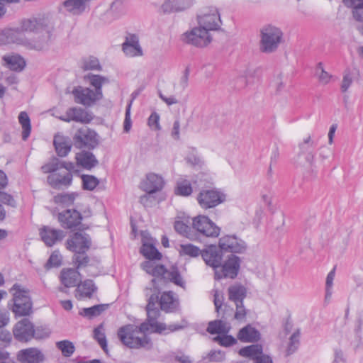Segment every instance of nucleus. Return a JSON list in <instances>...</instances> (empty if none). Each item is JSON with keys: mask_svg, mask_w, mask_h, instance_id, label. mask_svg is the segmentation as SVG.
<instances>
[{"mask_svg": "<svg viewBox=\"0 0 363 363\" xmlns=\"http://www.w3.org/2000/svg\"><path fill=\"white\" fill-rule=\"evenodd\" d=\"M10 291L13 293L12 312L16 316H27L32 313L33 303L29 296V291L18 284H15Z\"/></svg>", "mask_w": 363, "mask_h": 363, "instance_id": "20e7f679", "label": "nucleus"}, {"mask_svg": "<svg viewBox=\"0 0 363 363\" xmlns=\"http://www.w3.org/2000/svg\"><path fill=\"white\" fill-rule=\"evenodd\" d=\"M198 23L208 31L219 30L222 24L220 13L215 7L204 9L198 16Z\"/></svg>", "mask_w": 363, "mask_h": 363, "instance_id": "9d476101", "label": "nucleus"}, {"mask_svg": "<svg viewBox=\"0 0 363 363\" xmlns=\"http://www.w3.org/2000/svg\"><path fill=\"white\" fill-rule=\"evenodd\" d=\"M223 335H218L213 338L215 342H218L221 346L229 347L235 345L237 342L235 338H234L231 335H227L226 334H223Z\"/></svg>", "mask_w": 363, "mask_h": 363, "instance_id": "4d7b16f0", "label": "nucleus"}, {"mask_svg": "<svg viewBox=\"0 0 363 363\" xmlns=\"http://www.w3.org/2000/svg\"><path fill=\"white\" fill-rule=\"evenodd\" d=\"M240 265V258L231 255L223 264H221L220 267L216 269L215 279L219 280L224 278H235L238 274Z\"/></svg>", "mask_w": 363, "mask_h": 363, "instance_id": "ddd939ff", "label": "nucleus"}, {"mask_svg": "<svg viewBox=\"0 0 363 363\" xmlns=\"http://www.w3.org/2000/svg\"><path fill=\"white\" fill-rule=\"evenodd\" d=\"M56 347L66 357H71L75 351L74 344L69 340H62L56 342Z\"/></svg>", "mask_w": 363, "mask_h": 363, "instance_id": "a18cd8bd", "label": "nucleus"}, {"mask_svg": "<svg viewBox=\"0 0 363 363\" xmlns=\"http://www.w3.org/2000/svg\"><path fill=\"white\" fill-rule=\"evenodd\" d=\"M48 183L54 189H60L68 186L72 181V174L69 172H59L50 174L47 177Z\"/></svg>", "mask_w": 363, "mask_h": 363, "instance_id": "b1692460", "label": "nucleus"}, {"mask_svg": "<svg viewBox=\"0 0 363 363\" xmlns=\"http://www.w3.org/2000/svg\"><path fill=\"white\" fill-rule=\"evenodd\" d=\"M86 0H66L63 5L67 11L72 14L82 13L85 10V1Z\"/></svg>", "mask_w": 363, "mask_h": 363, "instance_id": "4c0bfd02", "label": "nucleus"}, {"mask_svg": "<svg viewBox=\"0 0 363 363\" xmlns=\"http://www.w3.org/2000/svg\"><path fill=\"white\" fill-rule=\"evenodd\" d=\"M230 330V325L222 320H216L213 321L209 322L207 327V332L210 334H227Z\"/></svg>", "mask_w": 363, "mask_h": 363, "instance_id": "c9c22d12", "label": "nucleus"}, {"mask_svg": "<svg viewBox=\"0 0 363 363\" xmlns=\"http://www.w3.org/2000/svg\"><path fill=\"white\" fill-rule=\"evenodd\" d=\"M158 96L167 106H172L179 103V101L176 98V96H166L161 91H158Z\"/></svg>", "mask_w": 363, "mask_h": 363, "instance_id": "338daca9", "label": "nucleus"}, {"mask_svg": "<svg viewBox=\"0 0 363 363\" xmlns=\"http://www.w3.org/2000/svg\"><path fill=\"white\" fill-rule=\"evenodd\" d=\"M299 330L294 332L290 337L289 343L286 350V355H291L296 351L299 345Z\"/></svg>", "mask_w": 363, "mask_h": 363, "instance_id": "603ef678", "label": "nucleus"}, {"mask_svg": "<svg viewBox=\"0 0 363 363\" xmlns=\"http://www.w3.org/2000/svg\"><path fill=\"white\" fill-rule=\"evenodd\" d=\"M60 119L65 122L73 121L82 123H88L93 119V117L84 109L73 107L69 108L64 116L60 117Z\"/></svg>", "mask_w": 363, "mask_h": 363, "instance_id": "aec40b11", "label": "nucleus"}, {"mask_svg": "<svg viewBox=\"0 0 363 363\" xmlns=\"http://www.w3.org/2000/svg\"><path fill=\"white\" fill-rule=\"evenodd\" d=\"M147 123L150 128L153 130H159L161 129V126L160 125V116L156 112H153L150 116Z\"/></svg>", "mask_w": 363, "mask_h": 363, "instance_id": "680f3d73", "label": "nucleus"}, {"mask_svg": "<svg viewBox=\"0 0 363 363\" xmlns=\"http://www.w3.org/2000/svg\"><path fill=\"white\" fill-rule=\"evenodd\" d=\"M352 74L350 73V71L349 69H347L345 72L342 82V85H341L342 91V92L347 91V89H349V87L350 86V85L352 84Z\"/></svg>", "mask_w": 363, "mask_h": 363, "instance_id": "69168bd1", "label": "nucleus"}, {"mask_svg": "<svg viewBox=\"0 0 363 363\" xmlns=\"http://www.w3.org/2000/svg\"><path fill=\"white\" fill-rule=\"evenodd\" d=\"M33 324L28 318H23L15 325L13 333L20 342H28L33 338Z\"/></svg>", "mask_w": 363, "mask_h": 363, "instance_id": "dca6fc26", "label": "nucleus"}, {"mask_svg": "<svg viewBox=\"0 0 363 363\" xmlns=\"http://www.w3.org/2000/svg\"><path fill=\"white\" fill-rule=\"evenodd\" d=\"M90 259L86 252H77L72 256V262L77 269L86 267Z\"/></svg>", "mask_w": 363, "mask_h": 363, "instance_id": "de8ad7c7", "label": "nucleus"}, {"mask_svg": "<svg viewBox=\"0 0 363 363\" xmlns=\"http://www.w3.org/2000/svg\"><path fill=\"white\" fill-rule=\"evenodd\" d=\"M228 299L234 303L242 302L247 296V289L240 284H235L228 289Z\"/></svg>", "mask_w": 363, "mask_h": 363, "instance_id": "473e14b6", "label": "nucleus"}, {"mask_svg": "<svg viewBox=\"0 0 363 363\" xmlns=\"http://www.w3.org/2000/svg\"><path fill=\"white\" fill-rule=\"evenodd\" d=\"M200 206L203 209L214 208L225 201V195L217 189L202 190L197 196Z\"/></svg>", "mask_w": 363, "mask_h": 363, "instance_id": "9b49d317", "label": "nucleus"}, {"mask_svg": "<svg viewBox=\"0 0 363 363\" xmlns=\"http://www.w3.org/2000/svg\"><path fill=\"white\" fill-rule=\"evenodd\" d=\"M77 194H59L54 197V201L56 203L62 204L65 206H69L74 203V201L77 196Z\"/></svg>", "mask_w": 363, "mask_h": 363, "instance_id": "09e8293b", "label": "nucleus"}, {"mask_svg": "<svg viewBox=\"0 0 363 363\" xmlns=\"http://www.w3.org/2000/svg\"><path fill=\"white\" fill-rule=\"evenodd\" d=\"M23 31L40 35L38 40L28 43L29 48L36 50H43L50 39L54 29V21L48 13H39L29 18H23L20 23Z\"/></svg>", "mask_w": 363, "mask_h": 363, "instance_id": "f257e3e1", "label": "nucleus"}, {"mask_svg": "<svg viewBox=\"0 0 363 363\" xmlns=\"http://www.w3.org/2000/svg\"><path fill=\"white\" fill-rule=\"evenodd\" d=\"M40 235L47 246L52 247L57 242L62 240L65 237V233L62 230L44 226L40 230Z\"/></svg>", "mask_w": 363, "mask_h": 363, "instance_id": "412c9836", "label": "nucleus"}, {"mask_svg": "<svg viewBox=\"0 0 363 363\" xmlns=\"http://www.w3.org/2000/svg\"><path fill=\"white\" fill-rule=\"evenodd\" d=\"M55 150L58 156L65 157L70 152L72 148V141L67 138L61 135H56L53 141Z\"/></svg>", "mask_w": 363, "mask_h": 363, "instance_id": "c756f323", "label": "nucleus"}, {"mask_svg": "<svg viewBox=\"0 0 363 363\" xmlns=\"http://www.w3.org/2000/svg\"><path fill=\"white\" fill-rule=\"evenodd\" d=\"M174 228L180 235L186 238H190V228L182 221H175Z\"/></svg>", "mask_w": 363, "mask_h": 363, "instance_id": "052dcab7", "label": "nucleus"}, {"mask_svg": "<svg viewBox=\"0 0 363 363\" xmlns=\"http://www.w3.org/2000/svg\"><path fill=\"white\" fill-rule=\"evenodd\" d=\"M82 68L84 70H101V66L97 58L89 57L84 60Z\"/></svg>", "mask_w": 363, "mask_h": 363, "instance_id": "6e6d98bb", "label": "nucleus"}, {"mask_svg": "<svg viewBox=\"0 0 363 363\" xmlns=\"http://www.w3.org/2000/svg\"><path fill=\"white\" fill-rule=\"evenodd\" d=\"M192 226L197 232L206 237L217 238L220 232V228L205 216L194 217Z\"/></svg>", "mask_w": 363, "mask_h": 363, "instance_id": "f8f14e48", "label": "nucleus"}, {"mask_svg": "<svg viewBox=\"0 0 363 363\" xmlns=\"http://www.w3.org/2000/svg\"><path fill=\"white\" fill-rule=\"evenodd\" d=\"M17 359L21 363H43L44 354L35 347L21 350L18 352Z\"/></svg>", "mask_w": 363, "mask_h": 363, "instance_id": "5701e85b", "label": "nucleus"}, {"mask_svg": "<svg viewBox=\"0 0 363 363\" xmlns=\"http://www.w3.org/2000/svg\"><path fill=\"white\" fill-rule=\"evenodd\" d=\"M60 169V160L57 158L52 159L49 162L41 167L43 173H57V171Z\"/></svg>", "mask_w": 363, "mask_h": 363, "instance_id": "3c124183", "label": "nucleus"}, {"mask_svg": "<svg viewBox=\"0 0 363 363\" xmlns=\"http://www.w3.org/2000/svg\"><path fill=\"white\" fill-rule=\"evenodd\" d=\"M235 312L234 315L235 319L238 320H244L246 318L248 311L245 308L243 301L235 303Z\"/></svg>", "mask_w": 363, "mask_h": 363, "instance_id": "13d9d810", "label": "nucleus"}, {"mask_svg": "<svg viewBox=\"0 0 363 363\" xmlns=\"http://www.w3.org/2000/svg\"><path fill=\"white\" fill-rule=\"evenodd\" d=\"M72 93L74 96L75 101L85 106H91L102 99L101 96H97L94 90L82 86L75 88Z\"/></svg>", "mask_w": 363, "mask_h": 363, "instance_id": "a211bd4d", "label": "nucleus"}, {"mask_svg": "<svg viewBox=\"0 0 363 363\" xmlns=\"http://www.w3.org/2000/svg\"><path fill=\"white\" fill-rule=\"evenodd\" d=\"M141 254L148 259H160L162 255L152 244L143 243L140 248Z\"/></svg>", "mask_w": 363, "mask_h": 363, "instance_id": "a19ab883", "label": "nucleus"}, {"mask_svg": "<svg viewBox=\"0 0 363 363\" xmlns=\"http://www.w3.org/2000/svg\"><path fill=\"white\" fill-rule=\"evenodd\" d=\"M18 121L22 126V139L26 140L30 135L31 130L30 120L26 112L22 111L18 116Z\"/></svg>", "mask_w": 363, "mask_h": 363, "instance_id": "37998d69", "label": "nucleus"}, {"mask_svg": "<svg viewBox=\"0 0 363 363\" xmlns=\"http://www.w3.org/2000/svg\"><path fill=\"white\" fill-rule=\"evenodd\" d=\"M179 252L181 256L197 257L201 253V250L196 246L188 243L180 245Z\"/></svg>", "mask_w": 363, "mask_h": 363, "instance_id": "c03bdc74", "label": "nucleus"}, {"mask_svg": "<svg viewBox=\"0 0 363 363\" xmlns=\"http://www.w3.org/2000/svg\"><path fill=\"white\" fill-rule=\"evenodd\" d=\"M237 337L242 342H255L260 339V333L249 324L239 330Z\"/></svg>", "mask_w": 363, "mask_h": 363, "instance_id": "c85d7f7f", "label": "nucleus"}, {"mask_svg": "<svg viewBox=\"0 0 363 363\" xmlns=\"http://www.w3.org/2000/svg\"><path fill=\"white\" fill-rule=\"evenodd\" d=\"M91 246V239L89 234L84 232L74 233L66 241L67 250L77 253L88 251Z\"/></svg>", "mask_w": 363, "mask_h": 363, "instance_id": "4468645a", "label": "nucleus"}, {"mask_svg": "<svg viewBox=\"0 0 363 363\" xmlns=\"http://www.w3.org/2000/svg\"><path fill=\"white\" fill-rule=\"evenodd\" d=\"M201 255L205 263L213 267L215 271L220 267L223 255L221 250H219L216 245H210L201 250Z\"/></svg>", "mask_w": 363, "mask_h": 363, "instance_id": "6ab92c4d", "label": "nucleus"}, {"mask_svg": "<svg viewBox=\"0 0 363 363\" xmlns=\"http://www.w3.org/2000/svg\"><path fill=\"white\" fill-rule=\"evenodd\" d=\"M61 262H62L61 255L58 252L55 251L54 252H52L51 254L50 258L48 259V260L46 263V267L48 268L57 267L61 264Z\"/></svg>", "mask_w": 363, "mask_h": 363, "instance_id": "bf43d9fd", "label": "nucleus"}, {"mask_svg": "<svg viewBox=\"0 0 363 363\" xmlns=\"http://www.w3.org/2000/svg\"><path fill=\"white\" fill-rule=\"evenodd\" d=\"M208 358L213 362H222L225 359V353L220 350L211 351L208 353Z\"/></svg>", "mask_w": 363, "mask_h": 363, "instance_id": "774afa93", "label": "nucleus"}, {"mask_svg": "<svg viewBox=\"0 0 363 363\" xmlns=\"http://www.w3.org/2000/svg\"><path fill=\"white\" fill-rule=\"evenodd\" d=\"M123 51L129 57L143 55V50L139 44L138 37L134 34H129L122 45Z\"/></svg>", "mask_w": 363, "mask_h": 363, "instance_id": "393cba45", "label": "nucleus"}, {"mask_svg": "<svg viewBox=\"0 0 363 363\" xmlns=\"http://www.w3.org/2000/svg\"><path fill=\"white\" fill-rule=\"evenodd\" d=\"M180 39L184 43L197 48H204L211 42L212 37L208 30L199 26L184 33Z\"/></svg>", "mask_w": 363, "mask_h": 363, "instance_id": "6e6552de", "label": "nucleus"}, {"mask_svg": "<svg viewBox=\"0 0 363 363\" xmlns=\"http://www.w3.org/2000/svg\"><path fill=\"white\" fill-rule=\"evenodd\" d=\"M76 160L77 164L86 169H91L99 164L95 155L92 152L86 150L77 153Z\"/></svg>", "mask_w": 363, "mask_h": 363, "instance_id": "7c9ffc66", "label": "nucleus"}, {"mask_svg": "<svg viewBox=\"0 0 363 363\" xmlns=\"http://www.w3.org/2000/svg\"><path fill=\"white\" fill-rule=\"evenodd\" d=\"M10 41L11 43H16L20 45H25L29 48L28 43L30 42H28L26 39L23 32L20 27V28H9Z\"/></svg>", "mask_w": 363, "mask_h": 363, "instance_id": "ea45409f", "label": "nucleus"}, {"mask_svg": "<svg viewBox=\"0 0 363 363\" xmlns=\"http://www.w3.org/2000/svg\"><path fill=\"white\" fill-rule=\"evenodd\" d=\"M262 353V346L258 344L242 347L239 351L241 356L250 357L254 360H256Z\"/></svg>", "mask_w": 363, "mask_h": 363, "instance_id": "58836bf2", "label": "nucleus"}, {"mask_svg": "<svg viewBox=\"0 0 363 363\" xmlns=\"http://www.w3.org/2000/svg\"><path fill=\"white\" fill-rule=\"evenodd\" d=\"M219 248L233 253H242L246 250L247 245L235 235H225L219 239Z\"/></svg>", "mask_w": 363, "mask_h": 363, "instance_id": "2eb2a0df", "label": "nucleus"}, {"mask_svg": "<svg viewBox=\"0 0 363 363\" xmlns=\"http://www.w3.org/2000/svg\"><path fill=\"white\" fill-rule=\"evenodd\" d=\"M150 275L155 277V278L151 280L145 289L151 287L152 281L155 280L156 286H158L160 289V294H161L162 286L167 281H171L181 287H184L185 284L180 273L176 268H172L169 271L164 265L155 264Z\"/></svg>", "mask_w": 363, "mask_h": 363, "instance_id": "423d86ee", "label": "nucleus"}, {"mask_svg": "<svg viewBox=\"0 0 363 363\" xmlns=\"http://www.w3.org/2000/svg\"><path fill=\"white\" fill-rule=\"evenodd\" d=\"M163 178L156 174H149L141 183V188L147 194H153L161 190L164 186Z\"/></svg>", "mask_w": 363, "mask_h": 363, "instance_id": "a878e982", "label": "nucleus"}, {"mask_svg": "<svg viewBox=\"0 0 363 363\" xmlns=\"http://www.w3.org/2000/svg\"><path fill=\"white\" fill-rule=\"evenodd\" d=\"M57 218L62 228L70 230L79 226L82 220L81 213L75 209H67L59 213Z\"/></svg>", "mask_w": 363, "mask_h": 363, "instance_id": "f3484780", "label": "nucleus"}, {"mask_svg": "<svg viewBox=\"0 0 363 363\" xmlns=\"http://www.w3.org/2000/svg\"><path fill=\"white\" fill-rule=\"evenodd\" d=\"M283 33L272 25H266L260 29L259 50L264 53L275 52L281 43Z\"/></svg>", "mask_w": 363, "mask_h": 363, "instance_id": "39448f33", "label": "nucleus"}, {"mask_svg": "<svg viewBox=\"0 0 363 363\" xmlns=\"http://www.w3.org/2000/svg\"><path fill=\"white\" fill-rule=\"evenodd\" d=\"M145 295L147 298V304L146 306V311L148 317L152 318L153 321V332L157 333H168L174 332L182 328L179 325H167L164 323H159L157 321V318L160 316V308H157L158 294H160V289L155 285V281L153 280L152 286L144 290Z\"/></svg>", "mask_w": 363, "mask_h": 363, "instance_id": "7ed1b4c3", "label": "nucleus"}, {"mask_svg": "<svg viewBox=\"0 0 363 363\" xmlns=\"http://www.w3.org/2000/svg\"><path fill=\"white\" fill-rule=\"evenodd\" d=\"M73 145L76 148L93 150L99 145L98 135L86 127L78 129L73 135Z\"/></svg>", "mask_w": 363, "mask_h": 363, "instance_id": "1a4fd4ad", "label": "nucleus"}, {"mask_svg": "<svg viewBox=\"0 0 363 363\" xmlns=\"http://www.w3.org/2000/svg\"><path fill=\"white\" fill-rule=\"evenodd\" d=\"M315 74L318 77L319 82L322 84H328L331 78V75L325 71L322 62L318 63L315 68Z\"/></svg>", "mask_w": 363, "mask_h": 363, "instance_id": "5fc2aeb1", "label": "nucleus"}, {"mask_svg": "<svg viewBox=\"0 0 363 363\" xmlns=\"http://www.w3.org/2000/svg\"><path fill=\"white\" fill-rule=\"evenodd\" d=\"M108 308V304H99L89 308H84L80 315L92 318L99 315L102 312Z\"/></svg>", "mask_w": 363, "mask_h": 363, "instance_id": "79ce46f5", "label": "nucleus"}, {"mask_svg": "<svg viewBox=\"0 0 363 363\" xmlns=\"http://www.w3.org/2000/svg\"><path fill=\"white\" fill-rule=\"evenodd\" d=\"M345 5L352 9V16L357 21L355 27L363 35V0H342Z\"/></svg>", "mask_w": 363, "mask_h": 363, "instance_id": "4be33fe9", "label": "nucleus"}, {"mask_svg": "<svg viewBox=\"0 0 363 363\" xmlns=\"http://www.w3.org/2000/svg\"><path fill=\"white\" fill-rule=\"evenodd\" d=\"M315 142L312 140L311 135H308L298 145L299 152L297 155L295 163L297 167L308 169L313 171L314 162V148Z\"/></svg>", "mask_w": 363, "mask_h": 363, "instance_id": "0eeeda50", "label": "nucleus"}, {"mask_svg": "<svg viewBox=\"0 0 363 363\" xmlns=\"http://www.w3.org/2000/svg\"><path fill=\"white\" fill-rule=\"evenodd\" d=\"M96 290L92 280L86 279L77 286L75 296L78 299L91 298L93 293Z\"/></svg>", "mask_w": 363, "mask_h": 363, "instance_id": "72a5a7b5", "label": "nucleus"}, {"mask_svg": "<svg viewBox=\"0 0 363 363\" xmlns=\"http://www.w3.org/2000/svg\"><path fill=\"white\" fill-rule=\"evenodd\" d=\"M3 60L11 70L21 71L26 66L25 60L19 55L4 56Z\"/></svg>", "mask_w": 363, "mask_h": 363, "instance_id": "e433bc0d", "label": "nucleus"}, {"mask_svg": "<svg viewBox=\"0 0 363 363\" xmlns=\"http://www.w3.org/2000/svg\"><path fill=\"white\" fill-rule=\"evenodd\" d=\"M193 4V0H165L162 5L164 13L182 11L189 9Z\"/></svg>", "mask_w": 363, "mask_h": 363, "instance_id": "cd10ccee", "label": "nucleus"}, {"mask_svg": "<svg viewBox=\"0 0 363 363\" xmlns=\"http://www.w3.org/2000/svg\"><path fill=\"white\" fill-rule=\"evenodd\" d=\"M192 193V187L189 181L182 179L177 183L175 194L177 195L188 196Z\"/></svg>", "mask_w": 363, "mask_h": 363, "instance_id": "49530a36", "label": "nucleus"}, {"mask_svg": "<svg viewBox=\"0 0 363 363\" xmlns=\"http://www.w3.org/2000/svg\"><path fill=\"white\" fill-rule=\"evenodd\" d=\"M80 274L74 269H65L61 272L60 281L66 288L75 286L79 280Z\"/></svg>", "mask_w": 363, "mask_h": 363, "instance_id": "2f4dec72", "label": "nucleus"}, {"mask_svg": "<svg viewBox=\"0 0 363 363\" xmlns=\"http://www.w3.org/2000/svg\"><path fill=\"white\" fill-rule=\"evenodd\" d=\"M104 330L103 324H100L94 330V337L100 345L103 350L106 352L107 350V342Z\"/></svg>", "mask_w": 363, "mask_h": 363, "instance_id": "8fccbe9b", "label": "nucleus"}, {"mask_svg": "<svg viewBox=\"0 0 363 363\" xmlns=\"http://www.w3.org/2000/svg\"><path fill=\"white\" fill-rule=\"evenodd\" d=\"M12 336L9 331L0 328V347L7 346L11 341Z\"/></svg>", "mask_w": 363, "mask_h": 363, "instance_id": "e2e57ef3", "label": "nucleus"}, {"mask_svg": "<svg viewBox=\"0 0 363 363\" xmlns=\"http://www.w3.org/2000/svg\"><path fill=\"white\" fill-rule=\"evenodd\" d=\"M83 188L86 190L92 191L99 184V179L92 175H82V176Z\"/></svg>", "mask_w": 363, "mask_h": 363, "instance_id": "864d4df0", "label": "nucleus"}, {"mask_svg": "<svg viewBox=\"0 0 363 363\" xmlns=\"http://www.w3.org/2000/svg\"><path fill=\"white\" fill-rule=\"evenodd\" d=\"M50 331L48 328L38 327L33 328V338L35 339H43L50 336Z\"/></svg>", "mask_w": 363, "mask_h": 363, "instance_id": "0e129e2a", "label": "nucleus"}, {"mask_svg": "<svg viewBox=\"0 0 363 363\" xmlns=\"http://www.w3.org/2000/svg\"><path fill=\"white\" fill-rule=\"evenodd\" d=\"M178 306V300L174 297L172 291L164 292L160 298H158L157 308H159L160 306V309L165 312H172Z\"/></svg>", "mask_w": 363, "mask_h": 363, "instance_id": "bb28decb", "label": "nucleus"}, {"mask_svg": "<svg viewBox=\"0 0 363 363\" xmlns=\"http://www.w3.org/2000/svg\"><path fill=\"white\" fill-rule=\"evenodd\" d=\"M152 318L147 316V321L143 323L139 327L133 325H127L121 327L118 331V336L121 341L125 346L130 348H140L144 347L150 349L152 347V343L150 338L143 335V337H138V333H143L147 332H153V321Z\"/></svg>", "mask_w": 363, "mask_h": 363, "instance_id": "f03ea898", "label": "nucleus"}, {"mask_svg": "<svg viewBox=\"0 0 363 363\" xmlns=\"http://www.w3.org/2000/svg\"><path fill=\"white\" fill-rule=\"evenodd\" d=\"M85 79H86L90 85L94 88V91L96 92V94L103 98L101 87L104 84H108L109 79L106 77L94 74H87Z\"/></svg>", "mask_w": 363, "mask_h": 363, "instance_id": "f704fd0d", "label": "nucleus"}]
</instances>
